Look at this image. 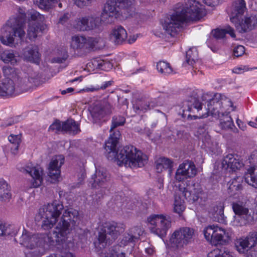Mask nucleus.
I'll return each mask as SVG.
<instances>
[{
    "mask_svg": "<svg viewBox=\"0 0 257 257\" xmlns=\"http://www.w3.org/2000/svg\"><path fill=\"white\" fill-rule=\"evenodd\" d=\"M125 122L124 117L120 115L114 116L112 118L110 128V136L105 143V149L108 153V160H113L119 166L124 165L126 167H142L147 163L146 155L138 150L132 145L126 146L116 151L117 144L120 137L119 131L115 128L122 126Z\"/></svg>",
    "mask_w": 257,
    "mask_h": 257,
    "instance_id": "f257e3e1",
    "label": "nucleus"
},
{
    "mask_svg": "<svg viewBox=\"0 0 257 257\" xmlns=\"http://www.w3.org/2000/svg\"><path fill=\"white\" fill-rule=\"evenodd\" d=\"M203 15L204 8L198 2L184 0V4H178L172 14L165 19L163 27L167 35L174 37L180 32L184 23L199 20Z\"/></svg>",
    "mask_w": 257,
    "mask_h": 257,
    "instance_id": "f03ea898",
    "label": "nucleus"
},
{
    "mask_svg": "<svg viewBox=\"0 0 257 257\" xmlns=\"http://www.w3.org/2000/svg\"><path fill=\"white\" fill-rule=\"evenodd\" d=\"M5 78L0 82V96L10 97L20 92L27 91L40 84V77L36 72H31L21 77L14 68L5 66L3 68Z\"/></svg>",
    "mask_w": 257,
    "mask_h": 257,
    "instance_id": "7ed1b4c3",
    "label": "nucleus"
},
{
    "mask_svg": "<svg viewBox=\"0 0 257 257\" xmlns=\"http://www.w3.org/2000/svg\"><path fill=\"white\" fill-rule=\"evenodd\" d=\"M231 100L220 93L215 94L213 97L207 101V112L203 114L202 117L211 115L219 119L220 127L225 130L232 129L234 126L233 120L229 113L235 110Z\"/></svg>",
    "mask_w": 257,
    "mask_h": 257,
    "instance_id": "20e7f679",
    "label": "nucleus"
},
{
    "mask_svg": "<svg viewBox=\"0 0 257 257\" xmlns=\"http://www.w3.org/2000/svg\"><path fill=\"white\" fill-rule=\"evenodd\" d=\"M52 233L33 234L23 228L22 235L19 238L20 243L28 250L25 252L26 257H40L45 251L47 246L62 243L55 239Z\"/></svg>",
    "mask_w": 257,
    "mask_h": 257,
    "instance_id": "39448f33",
    "label": "nucleus"
},
{
    "mask_svg": "<svg viewBox=\"0 0 257 257\" xmlns=\"http://www.w3.org/2000/svg\"><path fill=\"white\" fill-rule=\"evenodd\" d=\"M17 12L19 15L10 18L2 29L0 40L4 45L10 46L14 44L15 37H18L21 40L25 35V10L19 7L17 8Z\"/></svg>",
    "mask_w": 257,
    "mask_h": 257,
    "instance_id": "423d86ee",
    "label": "nucleus"
},
{
    "mask_svg": "<svg viewBox=\"0 0 257 257\" xmlns=\"http://www.w3.org/2000/svg\"><path fill=\"white\" fill-rule=\"evenodd\" d=\"M125 229L123 224L114 222L103 223L98 228L97 240L94 242L96 248L101 249L115 240Z\"/></svg>",
    "mask_w": 257,
    "mask_h": 257,
    "instance_id": "0eeeda50",
    "label": "nucleus"
},
{
    "mask_svg": "<svg viewBox=\"0 0 257 257\" xmlns=\"http://www.w3.org/2000/svg\"><path fill=\"white\" fill-rule=\"evenodd\" d=\"M79 220V215L77 210L73 208L65 210L60 220L53 230L55 239L61 241L63 243L66 240L67 235L70 232L72 227Z\"/></svg>",
    "mask_w": 257,
    "mask_h": 257,
    "instance_id": "6e6552de",
    "label": "nucleus"
},
{
    "mask_svg": "<svg viewBox=\"0 0 257 257\" xmlns=\"http://www.w3.org/2000/svg\"><path fill=\"white\" fill-rule=\"evenodd\" d=\"M64 209L63 204L57 200L41 207L36 216L37 219L42 220V227L44 230L51 229L56 224L58 218Z\"/></svg>",
    "mask_w": 257,
    "mask_h": 257,
    "instance_id": "1a4fd4ad",
    "label": "nucleus"
},
{
    "mask_svg": "<svg viewBox=\"0 0 257 257\" xmlns=\"http://www.w3.org/2000/svg\"><path fill=\"white\" fill-rule=\"evenodd\" d=\"M113 99L112 96L108 95L92 105L90 111L96 122L101 119L105 120L112 114L114 109Z\"/></svg>",
    "mask_w": 257,
    "mask_h": 257,
    "instance_id": "9d476101",
    "label": "nucleus"
},
{
    "mask_svg": "<svg viewBox=\"0 0 257 257\" xmlns=\"http://www.w3.org/2000/svg\"><path fill=\"white\" fill-rule=\"evenodd\" d=\"M151 232L161 238L165 237L171 227L169 217L163 214H152L147 218Z\"/></svg>",
    "mask_w": 257,
    "mask_h": 257,
    "instance_id": "9b49d317",
    "label": "nucleus"
},
{
    "mask_svg": "<svg viewBox=\"0 0 257 257\" xmlns=\"http://www.w3.org/2000/svg\"><path fill=\"white\" fill-rule=\"evenodd\" d=\"M194 230L188 227H182L175 230L170 238V243L173 247L178 249L185 248L194 239Z\"/></svg>",
    "mask_w": 257,
    "mask_h": 257,
    "instance_id": "f8f14e48",
    "label": "nucleus"
},
{
    "mask_svg": "<svg viewBox=\"0 0 257 257\" xmlns=\"http://www.w3.org/2000/svg\"><path fill=\"white\" fill-rule=\"evenodd\" d=\"M203 233L206 239L214 245L224 244L230 239L229 233L216 225L208 226L204 229Z\"/></svg>",
    "mask_w": 257,
    "mask_h": 257,
    "instance_id": "ddd939ff",
    "label": "nucleus"
},
{
    "mask_svg": "<svg viewBox=\"0 0 257 257\" xmlns=\"http://www.w3.org/2000/svg\"><path fill=\"white\" fill-rule=\"evenodd\" d=\"M232 208L235 214L233 221L234 225L243 226L254 221L253 212L252 210L249 211L242 204L238 203H233Z\"/></svg>",
    "mask_w": 257,
    "mask_h": 257,
    "instance_id": "4468645a",
    "label": "nucleus"
},
{
    "mask_svg": "<svg viewBox=\"0 0 257 257\" xmlns=\"http://www.w3.org/2000/svg\"><path fill=\"white\" fill-rule=\"evenodd\" d=\"M197 169L194 163L190 161H185L179 165L175 173V179L183 181L188 178L195 177L197 174Z\"/></svg>",
    "mask_w": 257,
    "mask_h": 257,
    "instance_id": "2eb2a0df",
    "label": "nucleus"
},
{
    "mask_svg": "<svg viewBox=\"0 0 257 257\" xmlns=\"http://www.w3.org/2000/svg\"><path fill=\"white\" fill-rule=\"evenodd\" d=\"M98 43L96 38L86 37L81 35H75L72 37L71 47L75 50H82L85 49L92 48Z\"/></svg>",
    "mask_w": 257,
    "mask_h": 257,
    "instance_id": "dca6fc26",
    "label": "nucleus"
},
{
    "mask_svg": "<svg viewBox=\"0 0 257 257\" xmlns=\"http://www.w3.org/2000/svg\"><path fill=\"white\" fill-rule=\"evenodd\" d=\"M240 18H237L236 21L231 22L239 33L247 32L257 27V15L245 17L241 20Z\"/></svg>",
    "mask_w": 257,
    "mask_h": 257,
    "instance_id": "f3484780",
    "label": "nucleus"
},
{
    "mask_svg": "<svg viewBox=\"0 0 257 257\" xmlns=\"http://www.w3.org/2000/svg\"><path fill=\"white\" fill-rule=\"evenodd\" d=\"M64 157L58 155L51 159L48 168V175L50 178L56 180L60 174V167L64 164Z\"/></svg>",
    "mask_w": 257,
    "mask_h": 257,
    "instance_id": "a211bd4d",
    "label": "nucleus"
},
{
    "mask_svg": "<svg viewBox=\"0 0 257 257\" xmlns=\"http://www.w3.org/2000/svg\"><path fill=\"white\" fill-rule=\"evenodd\" d=\"M221 167L224 170L235 171L240 169L243 165V163L237 158V156L230 154L223 159L221 163Z\"/></svg>",
    "mask_w": 257,
    "mask_h": 257,
    "instance_id": "6ab92c4d",
    "label": "nucleus"
},
{
    "mask_svg": "<svg viewBox=\"0 0 257 257\" xmlns=\"http://www.w3.org/2000/svg\"><path fill=\"white\" fill-rule=\"evenodd\" d=\"M23 171L32 177L33 187L37 188L41 185L43 180V172L41 167L39 166L34 167L30 164L23 169Z\"/></svg>",
    "mask_w": 257,
    "mask_h": 257,
    "instance_id": "aec40b11",
    "label": "nucleus"
},
{
    "mask_svg": "<svg viewBox=\"0 0 257 257\" xmlns=\"http://www.w3.org/2000/svg\"><path fill=\"white\" fill-rule=\"evenodd\" d=\"M109 175L104 169L96 170L95 173L92 176L90 183L93 188L97 187L106 188L105 183L109 179Z\"/></svg>",
    "mask_w": 257,
    "mask_h": 257,
    "instance_id": "412c9836",
    "label": "nucleus"
},
{
    "mask_svg": "<svg viewBox=\"0 0 257 257\" xmlns=\"http://www.w3.org/2000/svg\"><path fill=\"white\" fill-rule=\"evenodd\" d=\"M127 38V34L124 28L116 26L113 28L109 35L110 40L115 45L123 44Z\"/></svg>",
    "mask_w": 257,
    "mask_h": 257,
    "instance_id": "4be33fe9",
    "label": "nucleus"
},
{
    "mask_svg": "<svg viewBox=\"0 0 257 257\" xmlns=\"http://www.w3.org/2000/svg\"><path fill=\"white\" fill-rule=\"evenodd\" d=\"M202 105L201 102H200L195 98L191 97L189 100L187 101L183 105V109L182 110V117L184 118L191 117L193 116L195 118L197 117L196 115L192 116L190 112H193V110H196L198 111L199 110L202 109Z\"/></svg>",
    "mask_w": 257,
    "mask_h": 257,
    "instance_id": "5701e85b",
    "label": "nucleus"
},
{
    "mask_svg": "<svg viewBox=\"0 0 257 257\" xmlns=\"http://www.w3.org/2000/svg\"><path fill=\"white\" fill-rule=\"evenodd\" d=\"M179 191L188 201L194 202L197 201L201 193L200 188H196L195 184L187 185L186 187L179 186Z\"/></svg>",
    "mask_w": 257,
    "mask_h": 257,
    "instance_id": "b1692460",
    "label": "nucleus"
},
{
    "mask_svg": "<svg viewBox=\"0 0 257 257\" xmlns=\"http://www.w3.org/2000/svg\"><path fill=\"white\" fill-rule=\"evenodd\" d=\"M246 9V4L244 0H234L230 10V20L235 22L236 18H241Z\"/></svg>",
    "mask_w": 257,
    "mask_h": 257,
    "instance_id": "393cba45",
    "label": "nucleus"
},
{
    "mask_svg": "<svg viewBox=\"0 0 257 257\" xmlns=\"http://www.w3.org/2000/svg\"><path fill=\"white\" fill-rule=\"evenodd\" d=\"M23 55L25 60L34 63L38 62L40 57L38 46L33 45L27 46L23 50Z\"/></svg>",
    "mask_w": 257,
    "mask_h": 257,
    "instance_id": "a878e982",
    "label": "nucleus"
},
{
    "mask_svg": "<svg viewBox=\"0 0 257 257\" xmlns=\"http://www.w3.org/2000/svg\"><path fill=\"white\" fill-rule=\"evenodd\" d=\"M46 28L44 24L29 22L27 29V36L29 39H35L40 33H42Z\"/></svg>",
    "mask_w": 257,
    "mask_h": 257,
    "instance_id": "bb28decb",
    "label": "nucleus"
},
{
    "mask_svg": "<svg viewBox=\"0 0 257 257\" xmlns=\"http://www.w3.org/2000/svg\"><path fill=\"white\" fill-rule=\"evenodd\" d=\"M11 197V186L5 180L0 179V203L9 202Z\"/></svg>",
    "mask_w": 257,
    "mask_h": 257,
    "instance_id": "cd10ccee",
    "label": "nucleus"
},
{
    "mask_svg": "<svg viewBox=\"0 0 257 257\" xmlns=\"http://www.w3.org/2000/svg\"><path fill=\"white\" fill-rule=\"evenodd\" d=\"M88 65L89 67L92 65L94 69H99L105 71H108L112 67V65L108 61L99 58H93Z\"/></svg>",
    "mask_w": 257,
    "mask_h": 257,
    "instance_id": "c85d7f7f",
    "label": "nucleus"
},
{
    "mask_svg": "<svg viewBox=\"0 0 257 257\" xmlns=\"http://www.w3.org/2000/svg\"><path fill=\"white\" fill-rule=\"evenodd\" d=\"M245 181L250 185L257 188V167H251L244 175Z\"/></svg>",
    "mask_w": 257,
    "mask_h": 257,
    "instance_id": "c756f323",
    "label": "nucleus"
},
{
    "mask_svg": "<svg viewBox=\"0 0 257 257\" xmlns=\"http://www.w3.org/2000/svg\"><path fill=\"white\" fill-rule=\"evenodd\" d=\"M18 53L12 50H6L1 55V59L5 63L15 64L17 62Z\"/></svg>",
    "mask_w": 257,
    "mask_h": 257,
    "instance_id": "7c9ffc66",
    "label": "nucleus"
},
{
    "mask_svg": "<svg viewBox=\"0 0 257 257\" xmlns=\"http://www.w3.org/2000/svg\"><path fill=\"white\" fill-rule=\"evenodd\" d=\"M156 169L158 173H161L166 169H171L173 167V162L165 157H160L155 162Z\"/></svg>",
    "mask_w": 257,
    "mask_h": 257,
    "instance_id": "2f4dec72",
    "label": "nucleus"
},
{
    "mask_svg": "<svg viewBox=\"0 0 257 257\" xmlns=\"http://www.w3.org/2000/svg\"><path fill=\"white\" fill-rule=\"evenodd\" d=\"M63 132L71 135H75L80 132L78 125L73 119H68L63 122Z\"/></svg>",
    "mask_w": 257,
    "mask_h": 257,
    "instance_id": "473e14b6",
    "label": "nucleus"
},
{
    "mask_svg": "<svg viewBox=\"0 0 257 257\" xmlns=\"http://www.w3.org/2000/svg\"><path fill=\"white\" fill-rule=\"evenodd\" d=\"M19 229L13 225H8L0 221V236L16 235Z\"/></svg>",
    "mask_w": 257,
    "mask_h": 257,
    "instance_id": "72a5a7b5",
    "label": "nucleus"
},
{
    "mask_svg": "<svg viewBox=\"0 0 257 257\" xmlns=\"http://www.w3.org/2000/svg\"><path fill=\"white\" fill-rule=\"evenodd\" d=\"M226 34H229L232 38L235 37L233 29L229 26L225 27L224 29H216L212 32L213 36L217 39L223 38Z\"/></svg>",
    "mask_w": 257,
    "mask_h": 257,
    "instance_id": "f704fd0d",
    "label": "nucleus"
},
{
    "mask_svg": "<svg viewBox=\"0 0 257 257\" xmlns=\"http://www.w3.org/2000/svg\"><path fill=\"white\" fill-rule=\"evenodd\" d=\"M211 213L215 219L218 222L224 221V206L221 203L214 206L211 211Z\"/></svg>",
    "mask_w": 257,
    "mask_h": 257,
    "instance_id": "c9c22d12",
    "label": "nucleus"
},
{
    "mask_svg": "<svg viewBox=\"0 0 257 257\" xmlns=\"http://www.w3.org/2000/svg\"><path fill=\"white\" fill-rule=\"evenodd\" d=\"M87 31L96 29L100 26L99 18L93 16H86Z\"/></svg>",
    "mask_w": 257,
    "mask_h": 257,
    "instance_id": "e433bc0d",
    "label": "nucleus"
},
{
    "mask_svg": "<svg viewBox=\"0 0 257 257\" xmlns=\"http://www.w3.org/2000/svg\"><path fill=\"white\" fill-rule=\"evenodd\" d=\"M198 58V54L196 48H191L186 52V62L188 65H193Z\"/></svg>",
    "mask_w": 257,
    "mask_h": 257,
    "instance_id": "4c0bfd02",
    "label": "nucleus"
},
{
    "mask_svg": "<svg viewBox=\"0 0 257 257\" xmlns=\"http://www.w3.org/2000/svg\"><path fill=\"white\" fill-rule=\"evenodd\" d=\"M144 100L137 99L133 102V108L135 111L140 114L141 111H146L148 110V107H150V104Z\"/></svg>",
    "mask_w": 257,
    "mask_h": 257,
    "instance_id": "58836bf2",
    "label": "nucleus"
},
{
    "mask_svg": "<svg viewBox=\"0 0 257 257\" xmlns=\"http://www.w3.org/2000/svg\"><path fill=\"white\" fill-rule=\"evenodd\" d=\"M57 2V0H34V3L39 8L45 11H49L53 7V5Z\"/></svg>",
    "mask_w": 257,
    "mask_h": 257,
    "instance_id": "ea45409f",
    "label": "nucleus"
},
{
    "mask_svg": "<svg viewBox=\"0 0 257 257\" xmlns=\"http://www.w3.org/2000/svg\"><path fill=\"white\" fill-rule=\"evenodd\" d=\"M157 69L158 71L165 75L173 73V70L170 64L165 61H160L157 64Z\"/></svg>",
    "mask_w": 257,
    "mask_h": 257,
    "instance_id": "a19ab883",
    "label": "nucleus"
},
{
    "mask_svg": "<svg viewBox=\"0 0 257 257\" xmlns=\"http://www.w3.org/2000/svg\"><path fill=\"white\" fill-rule=\"evenodd\" d=\"M184 201L180 196L176 195L174 203V212L180 215L185 210Z\"/></svg>",
    "mask_w": 257,
    "mask_h": 257,
    "instance_id": "79ce46f5",
    "label": "nucleus"
},
{
    "mask_svg": "<svg viewBox=\"0 0 257 257\" xmlns=\"http://www.w3.org/2000/svg\"><path fill=\"white\" fill-rule=\"evenodd\" d=\"M8 139L9 142L13 145V146L11 147V151L12 153L16 154L21 142V136L19 135H11L9 137Z\"/></svg>",
    "mask_w": 257,
    "mask_h": 257,
    "instance_id": "37998d69",
    "label": "nucleus"
},
{
    "mask_svg": "<svg viewBox=\"0 0 257 257\" xmlns=\"http://www.w3.org/2000/svg\"><path fill=\"white\" fill-rule=\"evenodd\" d=\"M207 257H234L233 253L228 249H215L208 254Z\"/></svg>",
    "mask_w": 257,
    "mask_h": 257,
    "instance_id": "c03bdc74",
    "label": "nucleus"
},
{
    "mask_svg": "<svg viewBox=\"0 0 257 257\" xmlns=\"http://www.w3.org/2000/svg\"><path fill=\"white\" fill-rule=\"evenodd\" d=\"M28 15L30 16L29 18V22H34L36 24H43V22L45 19L43 15H41L39 12L34 10H32L29 12Z\"/></svg>",
    "mask_w": 257,
    "mask_h": 257,
    "instance_id": "a18cd8bd",
    "label": "nucleus"
},
{
    "mask_svg": "<svg viewBox=\"0 0 257 257\" xmlns=\"http://www.w3.org/2000/svg\"><path fill=\"white\" fill-rule=\"evenodd\" d=\"M103 11L116 16L118 12L116 2L113 0L108 1L105 4Z\"/></svg>",
    "mask_w": 257,
    "mask_h": 257,
    "instance_id": "49530a36",
    "label": "nucleus"
},
{
    "mask_svg": "<svg viewBox=\"0 0 257 257\" xmlns=\"http://www.w3.org/2000/svg\"><path fill=\"white\" fill-rule=\"evenodd\" d=\"M73 27L78 31H87L86 16L76 19L73 23Z\"/></svg>",
    "mask_w": 257,
    "mask_h": 257,
    "instance_id": "de8ad7c7",
    "label": "nucleus"
},
{
    "mask_svg": "<svg viewBox=\"0 0 257 257\" xmlns=\"http://www.w3.org/2000/svg\"><path fill=\"white\" fill-rule=\"evenodd\" d=\"M116 19V16L113 14H109L104 11H102L99 18L100 24L101 23L105 24H110L113 23Z\"/></svg>",
    "mask_w": 257,
    "mask_h": 257,
    "instance_id": "09e8293b",
    "label": "nucleus"
},
{
    "mask_svg": "<svg viewBox=\"0 0 257 257\" xmlns=\"http://www.w3.org/2000/svg\"><path fill=\"white\" fill-rule=\"evenodd\" d=\"M112 83V81L104 82L101 85L91 86L90 87H87L85 88V91L87 92H93L98 91L100 89L104 90L111 85Z\"/></svg>",
    "mask_w": 257,
    "mask_h": 257,
    "instance_id": "8fccbe9b",
    "label": "nucleus"
},
{
    "mask_svg": "<svg viewBox=\"0 0 257 257\" xmlns=\"http://www.w3.org/2000/svg\"><path fill=\"white\" fill-rule=\"evenodd\" d=\"M128 232L131 234V235H132L136 240H137L143 234V229L141 226H134L128 230Z\"/></svg>",
    "mask_w": 257,
    "mask_h": 257,
    "instance_id": "3c124183",
    "label": "nucleus"
},
{
    "mask_svg": "<svg viewBox=\"0 0 257 257\" xmlns=\"http://www.w3.org/2000/svg\"><path fill=\"white\" fill-rule=\"evenodd\" d=\"M136 241V239H135V238H134V237L131 235V234L127 232L123 235V237L120 243V245L125 246L130 243L133 244Z\"/></svg>",
    "mask_w": 257,
    "mask_h": 257,
    "instance_id": "603ef678",
    "label": "nucleus"
},
{
    "mask_svg": "<svg viewBox=\"0 0 257 257\" xmlns=\"http://www.w3.org/2000/svg\"><path fill=\"white\" fill-rule=\"evenodd\" d=\"M228 185V193L230 196H234L236 194H238L242 188L237 186H234L230 183L227 184Z\"/></svg>",
    "mask_w": 257,
    "mask_h": 257,
    "instance_id": "864d4df0",
    "label": "nucleus"
},
{
    "mask_svg": "<svg viewBox=\"0 0 257 257\" xmlns=\"http://www.w3.org/2000/svg\"><path fill=\"white\" fill-rule=\"evenodd\" d=\"M244 52L245 48L242 45H237L233 49V55L236 57L241 56Z\"/></svg>",
    "mask_w": 257,
    "mask_h": 257,
    "instance_id": "5fc2aeb1",
    "label": "nucleus"
},
{
    "mask_svg": "<svg viewBox=\"0 0 257 257\" xmlns=\"http://www.w3.org/2000/svg\"><path fill=\"white\" fill-rule=\"evenodd\" d=\"M63 122L61 123L59 121H56L50 126L49 130L52 131H56V132H63Z\"/></svg>",
    "mask_w": 257,
    "mask_h": 257,
    "instance_id": "6e6d98bb",
    "label": "nucleus"
},
{
    "mask_svg": "<svg viewBox=\"0 0 257 257\" xmlns=\"http://www.w3.org/2000/svg\"><path fill=\"white\" fill-rule=\"evenodd\" d=\"M242 181H243L242 177H240V176H237V177L232 179V180H231L230 181L228 182V183H230L234 186H237L242 188Z\"/></svg>",
    "mask_w": 257,
    "mask_h": 257,
    "instance_id": "4d7b16f0",
    "label": "nucleus"
},
{
    "mask_svg": "<svg viewBox=\"0 0 257 257\" xmlns=\"http://www.w3.org/2000/svg\"><path fill=\"white\" fill-rule=\"evenodd\" d=\"M249 70V68L246 66H241L235 67L232 69V72L236 74H241L244 72L247 71Z\"/></svg>",
    "mask_w": 257,
    "mask_h": 257,
    "instance_id": "13d9d810",
    "label": "nucleus"
},
{
    "mask_svg": "<svg viewBox=\"0 0 257 257\" xmlns=\"http://www.w3.org/2000/svg\"><path fill=\"white\" fill-rule=\"evenodd\" d=\"M92 0H75V4L80 8L88 6L89 2Z\"/></svg>",
    "mask_w": 257,
    "mask_h": 257,
    "instance_id": "bf43d9fd",
    "label": "nucleus"
},
{
    "mask_svg": "<svg viewBox=\"0 0 257 257\" xmlns=\"http://www.w3.org/2000/svg\"><path fill=\"white\" fill-rule=\"evenodd\" d=\"M220 0H203L204 3L209 6H215L220 3Z\"/></svg>",
    "mask_w": 257,
    "mask_h": 257,
    "instance_id": "052dcab7",
    "label": "nucleus"
},
{
    "mask_svg": "<svg viewBox=\"0 0 257 257\" xmlns=\"http://www.w3.org/2000/svg\"><path fill=\"white\" fill-rule=\"evenodd\" d=\"M69 19V14H65L63 16L60 17L59 23L62 24L65 23Z\"/></svg>",
    "mask_w": 257,
    "mask_h": 257,
    "instance_id": "680f3d73",
    "label": "nucleus"
},
{
    "mask_svg": "<svg viewBox=\"0 0 257 257\" xmlns=\"http://www.w3.org/2000/svg\"><path fill=\"white\" fill-rule=\"evenodd\" d=\"M121 3L125 7H129L134 3V0H120Z\"/></svg>",
    "mask_w": 257,
    "mask_h": 257,
    "instance_id": "e2e57ef3",
    "label": "nucleus"
},
{
    "mask_svg": "<svg viewBox=\"0 0 257 257\" xmlns=\"http://www.w3.org/2000/svg\"><path fill=\"white\" fill-rule=\"evenodd\" d=\"M66 59V57H57V58H54L53 59V62H56L58 63H63L65 61Z\"/></svg>",
    "mask_w": 257,
    "mask_h": 257,
    "instance_id": "0e129e2a",
    "label": "nucleus"
},
{
    "mask_svg": "<svg viewBox=\"0 0 257 257\" xmlns=\"http://www.w3.org/2000/svg\"><path fill=\"white\" fill-rule=\"evenodd\" d=\"M248 124L254 128H257V118H255L254 121H250L248 122Z\"/></svg>",
    "mask_w": 257,
    "mask_h": 257,
    "instance_id": "69168bd1",
    "label": "nucleus"
},
{
    "mask_svg": "<svg viewBox=\"0 0 257 257\" xmlns=\"http://www.w3.org/2000/svg\"><path fill=\"white\" fill-rule=\"evenodd\" d=\"M236 123L238 126V127L241 128V130H243L244 128V123L243 122H242L240 120L237 119L236 120Z\"/></svg>",
    "mask_w": 257,
    "mask_h": 257,
    "instance_id": "338daca9",
    "label": "nucleus"
},
{
    "mask_svg": "<svg viewBox=\"0 0 257 257\" xmlns=\"http://www.w3.org/2000/svg\"><path fill=\"white\" fill-rule=\"evenodd\" d=\"M145 250H146V252L147 254H150V255L152 254L154 251V249L152 247L146 248Z\"/></svg>",
    "mask_w": 257,
    "mask_h": 257,
    "instance_id": "774afa93",
    "label": "nucleus"
}]
</instances>
